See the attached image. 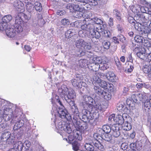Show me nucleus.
Masks as SVG:
<instances>
[{"instance_id":"6","label":"nucleus","mask_w":151,"mask_h":151,"mask_svg":"<svg viewBox=\"0 0 151 151\" xmlns=\"http://www.w3.org/2000/svg\"><path fill=\"white\" fill-rule=\"evenodd\" d=\"M76 47L80 49L88 50L91 48L88 43L83 39H79L75 42Z\"/></svg>"},{"instance_id":"38","label":"nucleus","mask_w":151,"mask_h":151,"mask_svg":"<svg viewBox=\"0 0 151 151\" xmlns=\"http://www.w3.org/2000/svg\"><path fill=\"white\" fill-rule=\"evenodd\" d=\"M8 28L7 23L3 22L0 23V30L2 31L6 30V29Z\"/></svg>"},{"instance_id":"42","label":"nucleus","mask_w":151,"mask_h":151,"mask_svg":"<svg viewBox=\"0 0 151 151\" xmlns=\"http://www.w3.org/2000/svg\"><path fill=\"white\" fill-rule=\"evenodd\" d=\"M143 38L141 36L137 35L135 36L134 39L135 41L137 42L141 43L143 42Z\"/></svg>"},{"instance_id":"41","label":"nucleus","mask_w":151,"mask_h":151,"mask_svg":"<svg viewBox=\"0 0 151 151\" xmlns=\"http://www.w3.org/2000/svg\"><path fill=\"white\" fill-rule=\"evenodd\" d=\"M137 6H138V8L139 9V10H140L142 13H147L148 10V8L144 6H141L139 5H137Z\"/></svg>"},{"instance_id":"61","label":"nucleus","mask_w":151,"mask_h":151,"mask_svg":"<svg viewBox=\"0 0 151 151\" xmlns=\"http://www.w3.org/2000/svg\"><path fill=\"white\" fill-rule=\"evenodd\" d=\"M119 38L118 37H114L112 38V41L115 44H118L119 43Z\"/></svg>"},{"instance_id":"60","label":"nucleus","mask_w":151,"mask_h":151,"mask_svg":"<svg viewBox=\"0 0 151 151\" xmlns=\"http://www.w3.org/2000/svg\"><path fill=\"white\" fill-rule=\"evenodd\" d=\"M136 142V143L134 142V143H132L130 145V148L132 150H134L136 147V142Z\"/></svg>"},{"instance_id":"12","label":"nucleus","mask_w":151,"mask_h":151,"mask_svg":"<svg viewBox=\"0 0 151 151\" xmlns=\"http://www.w3.org/2000/svg\"><path fill=\"white\" fill-rule=\"evenodd\" d=\"M147 24L146 22L144 23L143 32L145 34V36L147 37L149 39L151 40V24L150 25V27L148 26V25Z\"/></svg>"},{"instance_id":"56","label":"nucleus","mask_w":151,"mask_h":151,"mask_svg":"<svg viewBox=\"0 0 151 151\" xmlns=\"http://www.w3.org/2000/svg\"><path fill=\"white\" fill-rule=\"evenodd\" d=\"M86 61L85 60H81L79 62V66L81 68H83L86 65Z\"/></svg>"},{"instance_id":"5","label":"nucleus","mask_w":151,"mask_h":151,"mask_svg":"<svg viewBox=\"0 0 151 151\" xmlns=\"http://www.w3.org/2000/svg\"><path fill=\"white\" fill-rule=\"evenodd\" d=\"M66 94L67 93L65 91L63 90L61 92L60 94L62 96H64L65 100L68 103L72 101V99H74L76 97L75 92L73 90H70L68 91V94L66 95Z\"/></svg>"},{"instance_id":"9","label":"nucleus","mask_w":151,"mask_h":151,"mask_svg":"<svg viewBox=\"0 0 151 151\" xmlns=\"http://www.w3.org/2000/svg\"><path fill=\"white\" fill-rule=\"evenodd\" d=\"M126 115L127 114H123L122 116L120 115H116L115 119H114V122L113 125L115 124L118 126L119 125H122L124 123V121L126 120Z\"/></svg>"},{"instance_id":"50","label":"nucleus","mask_w":151,"mask_h":151,"mask_svg":"<svg viewBox=\"0 0 151 151\" xmlns=\"http://www.w3.org/2000/svg\"><path fill=\"white\" fill-rule=\"evenodd\" d=\"M134 101L131 99L130 98H127L126 100V103L127 105H129V106H132Z\"/></svg>"},{"instance_id":"22","label":"nucleus","mask_w":151,"mask_h":151,"mask_svg":"<svg viewBox=\"0 0 151 151\" xmlns=\"http://www.w3.org/2000/svg\"><path fill=\"white\" fill-rule=\"evenodd\" d=\"M130 23H134V27L135 29L138 31H143V29H144L143 25L145 22L143 23L142 25L141 24L137 22L135 23V22H134L133 21L131 22V21H130Z\"/></svg>"},{"instance_id":"49","label":"nucleus","mask_w":151,"mask_h":151,"mask_svg":"<svg viewBox=\"0 0 151 151\" xmlns=\"http://www.w3.org/2000/svg\"><path fill=\"white\" fill-rule=\"evenodd\" d=\"M109 65V60L107 57H104V67H105L106 69L108 68Z\"/></svg>"},{"instance_id":"55","label":"nucleus","mask_w":151,"mask_h":151,"mask_svg":"<svg viewBox=\"0 0 151 151\" xmlns=\"http://www.w3.org/2000/svg\"><path fill=\"white\" fill-rule=\"evenodd\" d=\"M117 37L119 38V40L120 41L122 42H124L125 41L126 38L122 35H120L117 36Z\"/></svg>"},{"instance_id":"7","label":"nucleus","mask_w":151,"mask_h":151,"mask_svg":"<svg viewBox=\"0 0 151 151\" xmlns=\"http://www.w3.org/2000/svg\"><path fill=\"white\" fill-rule=\"evenodd\" d=\"M82 112L81 119L84 122H86L89 121L90 120H92L94 118V116L90 111L86 109H83Z\"/></svg>"},{"instance_id":"24","label":"nucleus","mask_w":151,"mask_h":151,"mask_svg":"<svg viewBox=\"0 0 151 151\" xmlns=\"http://www.w3.org/2000/svg\"><path fill=\"white\" fill-rule=\"evenodd\" d=\"M88 67L91 70L96 71L99 68V65L97 63H93L89 64Z\"/></svg>"},{"instance_id":"23","label":"nucleus","mask_w":151,"mask_h":151,"mask_svg":"<svg viewBox=\"0 0 151 151\" xmlns=\"http://www.w3.org/2000/svg\"><path fill=\"white\" fill-rule=\"evenodd\" d=\"M79 2L88 3L90 5L95 6L98 4L97 1L100 0H77Z\"/></svg>"},{"instance_id":"3","label":"nucleus","mask_w":151,"mask_h":151,"mask_svg":"<svg viewBox=\"0 0 151 151\" xmlns=\"http://www.w3.org/2000/svg\"><path fill=\"white\" fill-rule=\"evenodd\" d=\"M93 22L88 23L81 26V29L83 30L89 31V36L92 38V41L93 43L98 42L99 39L100 37V35L99 32L95 29Z\"/></svg>"},{"instance_id":"52","label":"nucleus","mask_w":151,"mask_h":151,"mask_svg":"<svg viewBox=\"0 0 151 151\" xmlns=\"http://www.w3.org/2000/svg\"><path fill=\"white\" fill-rule=\"evenodd\" d=\"M115 115L114 114H112L110 115L109 117V121L112 122V124H114V119L115 118Z\"/></svg>"},{"instance_id":"16","label":"nucleus","mask_w":151,"mask_h":151,"mask_svg":"<svg viewBox=\"0 0 151 151\" xmlns=\"http://www.w3.org/2000/svg\"><path fill=\"white\" fill-rule=\"evenodd\" d=\"M72 85L74 87L76 88H81V83H83L80 79L77 77L72 79L71 81Z\"/></svg>"},{"instance_id":"43","label":"nucleus","mask_w":151,"mask_h":151,"mask_svg":"<svg viewBox=\"0 0 151 151\" xmlns=\"http://www.w3.org/2000/svg\"><path fill=\"white\" fill-rule=\"evenodd\" d=\"M136 4L134 6H132L130 7V9H131L132 12L134 13H137L139 11V9L138 8V6H137Z\"/></svg>"},{"instance_id":"28","label":"nucleus","mask_w":151,"mask_h":151,"mask_svg":"<svg viewBox=\"0 0 151 151\" xmlns=\"http://www.w3.org/2000/svg\"><path fill=\"white\" fill-rule=\"evenodd\" d=\"M137 95V98L140 101H142L146 99V94L143 92H139Z\"/></svg>"},{"instance_id":"1","label":"nucleus","mask_w":151,"mask_h":151,"mask_svg":"<svg viewBox=\"0 0 151 151\" xmlns=\"http://www.w3.org/2000/svg\"><path fill=\"white\" fill-rule=\"evenodd\" d=\"M71 116L73 117L72 122L75 127L81 132H84L88 128L87 124L86 122L82 124L78 121L79 118L80 113L76 106H74L71 109Z\"/></svg>"},{"instance_id":"11","label":"nucleus","mask_w":151,"mask_h":151,"mask_svg":"<svg viewBox=\"0 0 151 151\" xmlns=\"http://www.w3.org/2000/svg\"><path fill=\"white\" fill-rule=\"evenodd\" d=\"M147 24L146 22L144 23L143 32L145 34V36L147 37L149 39L151 40V24L150 25V27L148 26V25Z\"/></svg>"},{"instance_id":"17","label":"nucleus","mask_w":151,"mask_h":151,"mask_svg":"<svg viewBox=\"0 0 151 151\" xmlns=\"http://www.w3.org/2000/svg\"><path fill=\"white\" fill-rule=\"evenodd\" d=\"M151 108V96L149 99L147 100L144 103L143 109L146 113H148L150 110Z\"/></svg>"},{"instance_id":"2","label":"nucleus","mask_w":151,"mask_h":151,"mask_svg":"<svg viewBox=\"0 0 151 151\" xmlns=\"http://www.w3.org/2000/svg\"><path fill=\"white\" fill-rule=\"evenodd\" d=\"M14 7L18 9V11L20 12L18 13L15 17L17 22L19 23L20 22L23 24L25 22V23L27 22L30 19L31 17L22 12L24 10V4L21 1L16 0L14 2Z\"/></svg>"},{"instance_id":"37","label":"nucleus","mask_w":151,"mask_h":151,"mask_svg":"<svg viewBox=\"0 0 151 151\" xmlns=\"http://www.w3.org/2000/svg\"><path fill=\"white\" fill-rule=\"evenodd\" d=\"M111 92L104 91V99L107 101L109 100L111 98Z\"/></svg>"},{"instance_id":"54","label":"nucleus","mask_w":151,"mask_h":151,"mask_svg":"<svg viewBox=\"0 0 151 151\" xmlns=\"http://www.w3.org/2000/svg\"><path fill=\"white\" fill-rule=\"evenodd\" d=\"M111 36V33L109 30H104V37L109 38Z\"/></svg>"},{"instance_id":"21","label":"nucleus","mask_w":151,"mask_h":151,"mask_svg":"<svg viewBox=\"0 0 151 151\" xmlns=\"http://www.w3.org/2000/svg\"><path fill=\"white\" fill-rule=\"evenodd\" d=\"M6 35L10 37H13L16 35L14 29L10 27H9L8 29H6Z\"/></svg>"},{"instance_id":"51","label":"nucleus","mask_w":151,"mask_h":151,"mask_svg":"<svg viewBox=\"0 0 151 151\" xmlns=\"http://www.w3.org/2000/svg\"><path fill=\"white\" fill-rule=\"evenodd\" d=\"M104 136L105 137L104 140L109 141H110L111 139V135L109 133H105V134H104Z\"/></svg>"},{"instance_id":"33","label":"nucleus","mask_w":151,"mask_h":151,"mask_svg":"<svg viewBox=\"0 0 151 151\" xmlns=\"http://www.w3.org/2000/svg\"><path fill=\"white\" fill-rule=\"evenodd\" d=\"M73 149L75 151H77L79 150L80 144L77 141L74 140L72 143Z\"/></svg>"},{"instance_id":"48","label":"nucleus","mask_w":151,"mask_h":151,"mask_svg":"<svg viewBox=\"0 0 151 151\" xmlns=\"http://www.w3.org/2000/svg\"><path fill=\"white\" fill-rule=\"evenodd\" d=\"M115 61L116 66L119 69H120L122 68V65L120 62L119 61V59L117 58L116 59H115Z\"/></svg>"},{"instance_id":"20","label":"nucleus","mask_w":151,"mask_h":151,"mask_svg":"<svg viewBox=\"0 0 151 151\" xmlns=\"http://www.w3.org/2000/svg\"><path fill=\"white\" fill-rule=\"evenodd\" d=\"M113 91V85L111 83L104 82V91L111 92Z\"/></svg>"},{"instance_id":"8","label":"nucleus","mask_w":151,"mask_h":151,"mask_svg":"<svg viewBox=\"0 0 151 151\" xmlns=\"http://www.w3.org/2000/svg\"><path fill=\"white\" fill-rule=\"evenodd\" d=\"M68 138L70 141H72L74 140L80 141L82 139L81 132L76 129L73 130L72 134L68 136Z\"/></svg>"},{"instance_id":"58","label":"nucleus","mask_w":151,"mask_h":151,"mask_svg":"<svg viewBox=\"0 0 151 151\" xmlns=\"http://www.w3.org/2000/svg\"><path fill=\"white\" fill-rule=\"evenodd\" d=\"M111 44L109 42H106L104 43V49H108L109 48Z\"/></svg>"},{"instance_id":"47","label":"nucleus","mask_w":151,"mask_h":151,"mask_svg":"<svg viewBox=\"0 0 151 151\" xmlns=\"http://www.w3.org/2000/svg\"><path fill=\"white\" fill-rule=\"evenodd\" d=\"M104 133H109L111 131V127H110L109 125H104Z\"/></svg>"},{"instance_id":"62","label":"nucleus","mask_w":151,"mask_h":151,"mask_svg":"<svg viewBox=\"0 0 151 151\" xmlns=\"http://www.w3.org/2000/svg\"><path fill=\"white\" fill-rule=\"evenodd\" d=\"M108 24L109 26L110 27L113 26L114 24L113 18L111 17L109 18L108 20Z\"/></svg>"},{"instance_id":"27","label":"nucleus","mask_w":151,"mask_h":151,"mask_svg":"<svg viewBox=\"0 0 151 151\" xmlns=\"http://www.w3.org/2000/svg\"><path fill=\"white\" fill-rule=\"evenodd\" d=\"M34 7L36 11L40 12L42 10V7L41 4L38 2L36 1L34 3Z\"/></svg>"},{"instance_id":"14","label":"nucleus","mask_w":151,"mask_h":151,"mask_svg":"<svg viewBox=\"0 0 151 151\" xmlns=\"http://www.w3.org/2000/svg\"><path fill=\"white\" fill-rule=\"evenodd\" d=\"M22 23L20 22L17 23L16 22V19H15V23L14 25V32H15L16 34H19L22 32L23 31V28L21 26V24Z\"/></svg>"},{"instance_id":"39","label":"nucleus","mask_w":151,"mask_h":151,"mask_svg":"<svg viewBox=\"0 0 151 151\" xmlns=\"http://www.w3.org/2000/svg\"><path fill=\"white\" fill-rule=\"evenodd\" d=\"M151 68L149 65H146L144 66L143 70L145 73H148L149 74L150 73Z\"/></svg>"},{"instance_id":"30","label":"nucleus","mask_w":151,"mask_h":151,"mask_svg":"<svg viewBox=\"0 0 151 151\" xmlns=\"http://www.w3.org/2000/svg\"><path fill=\"white\" fill-rule=\"evenodd\" d=\"M33 4L31 2H28L26 5V8L27 11L29 12H31L33 10Z\"/></svg>"},{"instance_id":"29","label":"nucleus","mask_w":151,"mask_h":151,"mask_svg":"<svg viewBox=\"0 0 151 151\" xmlns=\"http://www.w3.org/2000/svg\"><path fill=\"white\" fill-rule=\"evenodd\" d=\"M12 19V17L10 15H7L4 16L2 19V22L8 23Z\"/></svg>"},{"instance_id":"34","label":"nucleus","mask_w":151,"mask_h":151,"mask_svg":"<svg viewBox=\"0 0 151 151\" xmlns=\"http://www.w3.org/2000/svg\"><path fill=\"white\" fill-rule=\"evenodd\" d=\"M74 30L72 29H69L66 31L65 35L66 37L68 38H70L73 35V32Z\"/></svg>"},{"instance_id":"45","label":"nucleus","mask_w":151,"mask_h":151,"mask_svg":"<svg viewBox=\"0 0 151 151\" xmlns=\"http://www.w3.org/2000/svg\"><path fill=\"white\" fill-rule=\"evenodd\" d=\"M125 107L122 104L120 103L117 104V109L119 111H124Z\"/></svg>"},{"instance_id":"35","label":"nucleus","mask_w":151,"mask_h":151,"mask_svg":"<svg viewBox=\"0 0 151 151\" xmlns=\"http://www.w3.org/2000/svg\"><path fill=\"white\" fill-rule=\"evenodd\" d=\"M85 100L87 104L91 105H92L94 100L91 97L87 96L85 97Z\"/></svg>"},{"instance_id":"10","label":"nucleus","mask_w":151,"mask_h":151,"mask_svg":"<svg viewBox=\"0 0 151 151\" xmlns=\"http://www.w3.org/2000/svg\"><path fill=\"white\" fill-rule=\"evenodd\" d=\"M104 74L106 78L109 81L112 82H116L117 80V77L112 71H106Z\"/></svg>"},{"instance_id":"18","label":"nucleus","mask_w":151,"mask_h":151,"mask_svg":"<svg viewBox=\"0 0 151 151\" xmlns=\"http://www.w3.org/2000/svg\"><path fill=\"white\" fill-rule=\"evenodd\" d=\"M119 129V127L118 126L115 124L112 125L111 130L113 131V135L115 137H117L120 135Z\"/></svg>"},{"instance_id":"63","label":"nucleus","mask_w":151,"mask_h":151,"mask_svg":"<svg viewBox=\"0 0 151 151\" xmlns=\"http://www.w3.org/2000/svg\"><path fill=\"white\" fill-rule=\"evenodd\" d=\"M131 99L133 100L134 102H136L137 101V99L136 95L133 94L131 95Z\"/></svg>"},{"instance_id":"25","label":"nucleus","mask_w":151,"mask_h":151,"mask_svg":"<svg viewBox=\"0 0 151 151\" xmlns=\"http://www.w3.org/2000/svg\"><path fill=\"white\" fill-rule=\"evenodd\" d=\"M11 133L10 132H6L2 133L1 136V139L3 141H7L10 137Z\"/></svg>"},{"instance_id":"44","label":"nucleus","mask_w":151,"mask_h":151,"mask_svg":"<svg viewBox=\"0 0 151 151\" xmlns=\"http://www.w3.org/2000/svg\"><path fill=\"white\" fill-rule=\"evenodd\" d=\"M60 109L58 111V113L59 114V116L61 118H63L65 117L66 113L63 110Z\"/></svg>"},{"instance_id":"53","label":"nucleus","mask_w":151,"mask_h":151,"mask_svg":"<svg viewBox=\"0 0 151 151\" xmlns=\"http://www.w3.org/2000/svg\"><path fill=\"white\" fill-rule=\"evenodd\" d=\"M64 130L67 133L69 134L71 133L72 132L71 129L70 127L66 126L65 129H64Z\"/></svg>"},{"instance_id":"32","label":"nucleus","mask_w":151,"mask_h":151,"mask_svg":"<svg viewBox=\"0 0 151 151\" xmlns=\"http://www.w3.org/2000/svg\"><path fill=\"white\" fill-rule=\"evenodd\" d=\"M92 145L91 143H86L84 147L87 150L91 151L92 150L94 149V147Z\"/></svg>"},{"instance_id":"59","label":"nucleus","mask_w":151,"mask_h":151,"mask_svg":"<svg viewBox=\"0 0 151 151\" xmlns=\"http://www.w3.org/2000/svg\"><path fill=\"white\" fill-rule=\"evenodd\" d=\"M128 90L129 89L127 87H124L122 90L123 94L124 96H125L127 94V93Z\"/></svg>"},{"instance_id":"4","label":"nucleus","mask_w":151,"mask_h":151,"mask_svg":"<svg viewBox=\"0 0 151 151\" xmlns=\"http://www.w3.org/2000/svg\"><path fill=\"white\" fill-rule=\"evenodd\" d=\"M93 137L94 139L92 140L91 143L100 151H103L104 150V146L101 144L104 141L103 137L97 133H94Z\"/></svg>"},{"instance_id":"64","label":"nucleus","mask_w":151,"mask_h":151,"mask_svg":"<svg viewBox=\"0 0 151 151\" xmlns=\"http://www.w3.org/2000/svg\"><path fill=\"white\" fill-rule=\"evenodd\" d=\"M24 48L25 50L28 52H29L31 49V47L29 45H25Z\"/></svg>"},{"instance_id":"15","label":"nucleus","mask_w":151,"mask_h":151,"mask_svg":"<svg viewBox=\"0 0 151 151\" xmlns=\"http://www.w3.org/2000/svg\"><path fill=\"white\" fill-rule=\"evenodd\" d=\"M137 55L138 57L141 59L145 61L147 60V54L146 53V51L144 48L141 49V50L137 53Z\"/></svg>"},{"instance_id":"57","label":"nucleus","mask_w":151,"mask_h":151,"mask_svg":"<svg viewBox=\"0 0 151 151\" xmlns=\"http://www.w3.org/2000/svg\"><path fill=\"white\" fill-rule=\"evenodd\" d=\"M61 23L62 24L65 25L69 23V20L68 19H63L61 21Z\"/></svg>"},{"instance_id":"36","label":"nucleus","mask_w":151,"mask_h":151,"mask_svg":"<svg viewBox=\"0 0 151 151\" xmlns=\"http://www.w3.org/2000/svg\"><path fill=\"white\" fill-rule=\"evenodd\" d=\"M92 106L91 111H93V113H98V110H101V107L99 105L96 104L95 105H92Z\"/></svg>"},{"instance_id":"31","label":"nucleus","mask_w":151,"mask_h":151,"mask_svg":"<svg viewBox=\"0 0 151 151\" xmlns=\"http://www.w3.org/2000/svg\"><path fill=\"white\" fill-rule=\"evenodd\" d=\"M24 124V122L23 120H20L15 124L14 128H15V127H17L16 129H19L22 127Z\"/></svg>"},{"instance_id":"26","label":"nucleus","mask_w":151,"mask_h":151,"mask_svg":"<svg viewBox=\"0 0 151 151\" xmlns=\"http://www.w3.org/2000/svg\"><path fill=\"white\" fill-rule=\"evenodd\" d=\"M73 12L74 11L79 12H85V9L82 7H80L77 4H73Z\"/></svg>"},{"instance_id":"40","label":"nucleus","mask_w":151,"mask_h":151,"mask_svg":"<svg viewBox=\"0 0 151 151\" xmlns=\"http://www.w3.org/2000/svg\"><path fill=\"white\" fill-rule=\"evenodd\" d=\"M113 13L115 15L116 18L118 20H120L121 19V14L117 9H115L114 10Z\"/></svg>"},{"instance_id":"46","label":"nucleus","mask_w":151,"mask_h":151,"mask_svg":"<svg viewBox=\"0 0 151 151\" xmlns=\"http://www.w3.org/2000/svg\"><path fill=\"white\" fill-rule=\"evenodd\" d=\"M73 4L68 3L67 4L66 8L69 10L70 12H73Z\"/></svg>"},{"instance_id":"13","label":"nucleus","mask_w":151,"mask_h":151,"mask_svg":"<svg viewBox=\"0 0 151 151\" xmlns=\"http://www.w3.org/2000/svg\"><path fill=\"white\" fill-rule=\"evenodd\" d=\"M127 120H124V123L122 125V128L123 130L126 131L130 130L132 129V126L130 123L129 122V121H130L131 118L129 116H126Z\"/></svg>"},{"instance_id":"19","label":"nucleus","mask_w":151,"mask_h":151,"mask_svg":"<svg viewBox=\"0 0 151 151\" xmlns=\"http://www.w3.org/2000/svg\"><path fill=\"white\" fill-rule=\"evenodd\" d=\"M24 147L22 142L20 141L16 142L13 145L14 148L16 150L22 151V149Z\"/></svg>"}]
</instances>
